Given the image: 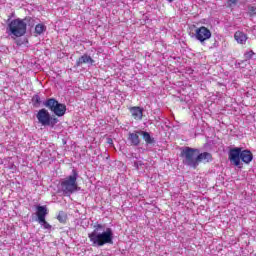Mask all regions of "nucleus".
Returning a JSON list of instances; mask_svg holds the SVG:
<instances>
[{"label": "nucleus", "mask_w": 256, "mask_h": 256, "mask_svg": "<svg viewBox=\"0 0 256 256\" xmlns=\"http://www.w3.org/2000/svg\"><path fill=\"white\" fill-rule=\"evenodd\" d=\"M103 226L101 224L94 225V230L88 234V239L92 243V247H103L107 243H113V230L107 228L106 231H102Z\"/></svg>", "instance_id": "f257e3e1"}, {"label": "nucleus", "mask_w": 256, "mask_h": 256, "mask_svg": "<svg viewBox=\"0 0 256 256\" xmlns=\"http://www.w3.org/2000/svg\"><path fill=\"white\" fill-rule=\"evenodd\" d=\"M228 159L235 167H240L241 161L249 165L253 161V153L251 150H243L241 147H236L230 149Z\"/></svg>", "instance_id": "f03ea898"}, {"label": "nucleus", "mask_w": 256, "mask_h": 256, "mask_svg": "<svg viewBox=\"0 0 256 256\" xmlns=\"http://www.w3.org/2000/svg\"><path fill=\"white\" fill-rule=\"evenodd\" d=\"M77 177H79L77 170H72V175L67 176L60 182V189L65 197H70L75 191L79 190Z\"/></svg>", "instance_id": "7ed1b4c3"}, {"label": "nucleus", "mask_w": 256, "mask_h": 256, "mask_svg": "<svg viewBox=\"0 0 256 256\" xmlns=\"http://www.w3.org/2000/svg\"><path fill=\"white\" fill-rule=\"evenodd\" d=\"M199 155V149L185 147L182 149L180 153V157L183 158V164L187 165L188 167H192V169H197V157Z\"/></svg>", "instance_id": "20e7f679"}, {"label": "nucleus", "mask_w": 256, "mask_h": 256, "mask_svg": "<svg viewBox=\"0 0 256 256\" xmlns=\"http://www.w3.org/2000/svg\"><path fill=\"white\" fill-rule=\"evenodd\" d=\"M7 31L14 37H23L27 33V23L20 18L14 19L8 24Z\"/></svg>", "instance_id": "39448f33"}, {"label": "nucleus", "mask_w": 256, "mask_h": 256, "mask_svg": "<svg viewBox=\"0 0 256 256\" xmlns=\"http://www.w3.org/2000/svg\"><path fill=\"white\" fill-rule=\"evenodd\" d=\"M36 119L38 120V123H41L44 127H49V125L53 127L59 123V119H57L55 116H51L49 111H47L45 108L38 111L36 114Z\"/></svg>", "instance_id": "423d86ee"}, {"label": "nucleus", "mask_w": 256, "mask_h": 256, "mask_svg": "<svg viewBox=\"0 0 256 256\" xmlns=\"http://www.w3.org/2000/svg\"><path fill=\"white\" fill-rule=\"evenodd\" d=\"M45 107L56 114L57 117H63L67 112V106L59 103L55 98L47 99L44 103Z\"/></svg>", "instance_id": "0eeeda50"}, {"label": "nucleus", "mask_w": 256, "mask_h": 256, "mask_svg": "<svg viewBox=\"0 0 256 256\" xmlns=\"http://www.w3.org/2000/svg\"><path fill=\"white\" fill-rule=\"evenodd\" d=\"M195 37L197 41H200V43H205V41H209V39H211V30L205 26L196 28Z\"/></svg>", "instance_id": "6e6552de"}, {"label": "nucleus", "mask_w": 256, "mask_h": 256, "mask_svg": "<svg viewBox=\"0 0 256 256\" xmlns=\"http://www.w3.org/2000/svg\"><path fill=\"white\" fill-rule=\"evenodd\" d=\"M196 161L197 167H199V163H211V161H213V155L209 152L198 153V155L196 156Z\"/></svg>", "instance_id": "1a4fd4ad"}, {"label": "nucleus", "mask_w": 256, "mask_h": 256, "mask_svg": "<svg viewBox=\"0 0 256 256\" xmlns=\"http://www.w3.org/2000/svg\"><path fill=\"white\" fill-rule=\"evenodd\" d=\"M140 135H141V130L130 132L128 134V140L130 141L131 145H133L134 147H138V145L141 144V138H139Z\"/></svg>", "instance_id": "9d476101"}, {"label": "nucleus", "mask_w": 256, "mask_h": 256, "mask_svg": "<svg viewBox=\"0 0 256 256\" xmlns=\"http://www.w3.org/2000/svg\"><path fill=\"white\" fill-rule=\"evenodd\" d=\"M129 111L135 121H141L143 119V108L139 106H133L129 108Z\"/></svg>", "instance_id": "9b49d317"}, {"label": "nucleus", "mask_w": 256, "mask_h": 256, "mask_svg": "<svg viewBox=\"0 0 256 256\" xmlns=\"http://www.w3.org/2000/svg\"><path fill=\"white\" fill-rule=\"evenodd\" d=\"M234 39L237 43H239V45H245L249 37L247 34H245V32L238 30L234 33Z\"/></svg>", "instance_id": "f8f14e48"}, {"label": "nucleus", "mask_w": 256, "mask_h": 256, "mask_svg": "<svg viewBox=\"0 0 256 256\" xmlns=\"http://www.w3.org/2000/svg\"><path fill=\"white\" fill-rule=\"evenodd\" d=\"M89 63L90 65H93L95 63V60L91 58V56L84 54L81 57H79L76 61V67H81L83 64Z\"/></svg>", "instance_id": "ddd939ff"}, {"label": "nucleus", "mask_w": 256, "mask_h": 256, "mask_svg": "<svg viewBox=\"0 0 256 256\" xmlns=\"http://www.w3.org/2000/svg\"><path fill=\"white\" fill-rule=\"evenodd\" d=\"M36 215L38 217V221H45V217L49 214V210H47V206H37Z\"/></svg>", "instance_id": "4468645a"}, {"label": "nucleus", "mask_w": 256, "mask_h": 256, "mask_svg": "<svg viewBox=\"0 0 256 256\" xmlns=\"http://www.w3.org/2000/svg\"><path fill=\"white\" fill-rule=\"evenodd\" d=\"M140 135H142L145 143H147V145H151L153 143H155V139L151 137V134H149V132H145V131H140Z\"/></svg>", "instance_id": "2eb2a0df"}, {"label": "nucleus", "mask_w": 256, "mask_h": 256, "mask_svg": "<svg viewBox=\"0 0 256 256\" xmlns=\"http://www.w3.org/2000/svg\"><path fill=\"white\" fill-rule=\"evenodd\" d=\"M45 31H47V26H45V24L40 23L35 26L34 33H36V35H43Z\"/></svg>", "instance_id": "dca6fc26"}, {"label": "nucleus", "mask_w": 256, "mask_h": 256, "mask_svg": "<svg viewBox=\"0 0 256 256\" xmlns=\"http://www.w3.org/2000/svg\"><path fill=\"white\" fill-rule=\"evenodd\" d=\"M32 105L33 107H40L41 106V97L38 94L32 97Z\"/></svg>", "instance_id": "f3484780"}, {"label": "nucleus", "mask_w": 256, "mask_h": 256, "mask_svg": "<svg viewBox=\"0 0 256 256\" xmlns=\"http://www.w3.org/2000/svg\"><path fill=\"white\" fill-rule=\"evenodd\" d=\"M57 220L59 223H67V214L63 211H60L57 216Z\"/></svg>", "instance_id": "a211bd4d"}, {"label": "nucleus", "mask_w": 256, "mask_h": 256, "mask_svg": "<svg viewBox=\"0 0 256 256\" xmlns=\"http://www.w3.org/2000/svg\"><path fill=\"white\" fill-rule=\"evenodd\" d=\"M248 15L250 17H255V15H256V7L255 6H248Z\"/></svg>", "instance_id": "6ab92c4d"}, {"label": "nucleus", "mask_w": 256, "mask_h": 256, "mask_svg": "<svg viewBox=\"0 0 256 256\" xmlns=\"http://www.w3.org/2000/svg\"><path fill=\"white\" fill-rule=\"evenodd\" d=\"M40 225L44 227V229H51V224L48 223V221L44 218V221H38Z\"/></svg>", "instance_id": "aec40b11"}, {"label": "nucleus", "mask_w": 256, "mask_h": 256, "mask_svg": "<svg viewBox=\"0 0 256 256\" xmlns=\"http://www.w3.org/2000/svg\"><path fill=\"white\" fill-rule=\"evenodd\" d=\"M254 55H255V52H253V50H250L245 54V57L246 59H251Z\"/></svg>", "instance_id": "412c9836"}, {"label": "nucleus", "mask_w": 256, "mask_h": 256, "mask_svg": "<svg viewBox=\"0 0 256 256\" xmlns=\"http://www.w3.org/2000/svg\"><path fill=\"white\" fill-rule=\"evenodd\" d=\"M107 143H108L109 145H113V139L108 138V139H107Z\"/></svg>", "instance_id": "4be33fe9"}, {"label": "nucleus", "mask_w": 256, "mask_h": 256, "mask_svg": "<svg viewBox=\"0 0 256 256\" xmlns=\"http://www.w3.org/2000/svg\"><path fill=\"white\" fill-rule=\"evenodd\" d=\"M135 167H137V169H139V163L135 162Z\"/></svg>", "instance_id": "5701e85b"}, {"label": "nucleus", "mask_w": 256, "mask_h": 256, "mask_svg": "<svg viewBox=\"0 0 256 256\" xmlns=\"http://www.w3.org/2000/svg\"><path fill=\"white\" fill-rule=\"evenodd\" d=\"M169 1V3H173V0H168Z\"/></svg>", "instance_id": "b1692460"}]
</instances>
